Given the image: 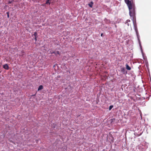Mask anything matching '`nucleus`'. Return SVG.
<instances>
[{"label": "nucleus", "instance_id": "6", "mask_svg": "<svg viewBox=\"0 0 151 151\" xmlns=\"http://www.w3.org/2000/svg\"><path fill=\"white\" fill-rule=\"evenodd\" d=\"M43 89V86L42 85H40L39 86L38 89V91H40Z\"/></svg>", "mask_w": 151, "mask_h": 151}, {"label": "nucleus", "instance_id": "14", "mask_svg": "<svg viewBox=\"0 0 151 151\" xmlns=\"http://www.w3.org/2000/svg\"><path fill=\"white\" fill-rule=\"evenodd\" d=\"M103 33H101V37H102L103 36Z\"/></svg>", "mask_w": 151, "mask_h": 151}, {"label": "nucleus", "instance_id": "12", "mask_svg": "<svg viewBox=\"0 0 151 151\" xmlns=\"http://www.w3.org/2000/svg\"><path fill=\"white\" fill-rule=\"evenodd\" d=\"M113 107V106L112 105L110 106L109 107V110H111L112 109V108Z\"/></svg>", "mask_w": 151, "mask_h": 151}, {"label": "nucleus", "instance_id": "5", "mask_svg": "<svg viewBox=\"0 0 151 151\" xmlns=\"http://www.w3.org/2000/svg\"><path fill=\"white\" fill-rule=\"evenodd\" d=\"M126 69L128 70H130L131 68L127 64L126 65Z\"/></svg>", "mask_w": 151, "mask_h": 151}, {"label": "nucleus", "instance_id": "15", "mask_svg": "<svg viewBox=\"0 0 151 151\" xmlns=\"http://www.w3.org/2000/svg\"><path fill=\"white\" fill-rule=\"evenodd\" d=\"M37 37H36V38H35V41H36L37 40Z\"/></svg>", "mask_w": 151, "mask_h": 151}, {"label": "nucleus", "instance_id": "10", "mask_svg": "<svg viewBox=\"0 0 151 151\" xmlns=\"http://www.w3.org/2000/svg\"><path fill=\"white\" fill-rule=\"evenodd\" d=\"M34 35L35 36V38H36V37H37V32H35Z\"/></svg>", "mask_w": 151, "mask_h": 151}, {"label": "nucleus", "instance_id": "8", "mask_svg": "<svg viewBox=\"0 0 151 151\" xmlns=\"http://www.w3.org/2000/svg\"><path fill=\"white\" fill-rule=\"evenodd\" d=\"M130 22V20L129 19H128L127 20L126 22V23H125V24H126L127 23V25H128V26H129V24L128 23V22Z\"/></svg>", "mask_w": 151, "mask_h": 151}, {"label": "nucleus", "instance_id": "7", "mask_svg": "<svg viewBox=\"0 0 151 151\" xmlns=\"http://www.w3.org/2000/svg\"><path fill=\"white\" fill-rule=\"evenodd\" d=\"M93 4V3L92 2H91L90 3L88 4V5L90 7L92 8V7Z\"/></svg>", "mask_w": 151, "mask_h": 151}, {"label": "nucleus", "instance_id": "4", "mask_svg": "<svg viewBox=\"0 0 151 151\" xmlns=\"http://www.w3.org/2000/svg\"><path fill=\"white\" fill-rule=\"evenodd\" d=\"M3 68L6 70H8L9 68L8 65L7 64H5L4 65Z\"/></svg>", "mask_w": 151, "mask_h": 151}, {"label": "nucleus", "instance_id": "11", "mask_svg": "<svg viewBox=\"0 0 151 151\" xmlns=\"http://www.w3.org/2000/svg\"><path fill=\"white\" fill-rule=\"evenodd\" d=\"M50 0H47V1L46 2V4H50V3L49 1Z\"/></svg>", "mask_w": 151, "mask_h": 151}, {"label": "nucleus", "instance_id": "3", "mask_svg": "<svg viewBox=\"0 0 151 151\" xmlns=\"http://www.w3.org/2000/svg\"><path fill=\"white\" fill-rule=\"evenodd\" d=\"M53 53L55 54L56 55H60V53H59V51H53L52 52H51L52 54Z\"/></svg>", "mask_w": 151, "mask_h": 151}, {"label": "nucleus", "instance_id": "16", "mask_svg": "<svg viewBox=\"0 0 151 151\" xmlns=\"http://www.w3.org/2000/svg\"><path fill=\"white\" fill-rule=\"evenodd\" d=\"M9 14H8V15H7V17H9Z\"/></svg>", "mask_w": 151, "mask_h": 151}, {"label": "nucleus", "instance_id": "13", "mask_svg": "<svg viewBox=\"0 0 151 151\" xmlns=\"http://www.w3.org/2000/svg\"><path fill=\"white\" fill-rule=\"evenodd\" d=\"M12 1H14V0H13L12 1H9V2H8V4H11V3Z\"/></svg>", "mask_w": 151, "mask_h": 151}, {"label": "nucleus", "instance_id": "1", "mask_svg": "<svg viewBox=\"0 0 151 151\" xmlns=\"http://www.w3.org/2000/svg\"><path fill=\"white\" fill-rule=\"evenodd\" d=\"M125 2L127 4L129 10V15L132 20L134 23V19H135V14L134 6L132 4L131 2L129 0H124Z\"/></svg>", "mask_w": 151, "mask_h": 151}, {"label": "nucleus", "instance_id": "2", "mask_svg": "<svg viewBox=\"0 0 151 151\" xmlns=\"http://www.w3.org/2000/svg\"><path fill=\"white\" fill-rule=\"evenodd\" d=\"M121 70L123 74L127 73V72L126 71L124 67H122L121 68Z\"/></svg>", "mask_w": 151, "mask_h": 151}, {"label": "nucleus", "instance_id": "9", "mask_svg": "<svg viewBox=\"0 0 151 151\" xmlns=\"http://www.w3.org/2000/svg\"><path fill=\"white\" fill-rule=\"evenodd\" d=\"M24 52L23 50H22L21 52V54H20V55H21L22 56H23L24 55Z\"/></svg>", "mask_w": 151, "mask_h": 151}]
</instances>
